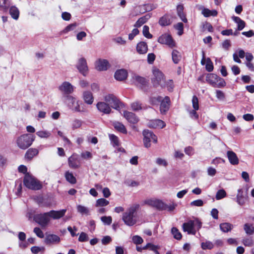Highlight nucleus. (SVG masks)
Returning a JSON list of instances; mask_svg holds the SVG:
<instances>
[{"instance_id": "nucleus-1", "label": "nucleus", "mask_w": 254, "mask_h": 254, "mask_svg": "<svg viewBox=\"0 0 254 254\" xmlns=\"http://www.w3.org/2000/svg\"><path fill=\"white\" fill-rule=\"evenodd\" d=\"M106 102H99L96 104L98 111L104 114H109L111 112V107L116 110H119L122 107V102L114 94H109L104 97Z\"/></svg>"}, {"instance_id": "nucleus-2", "label": "nucleus", "mask_w": 254, "mask_h": 254, "mask_svg": "<svg viewBox=\"0 0 254 254\" xmlns=\"http://www.w3.org/2000/svg\"><path fill=\"white\" fill-rule=\"evenodd\" d=\"M35 138V137L33 134H24L17 138L16 144L19 148L25 150L32 144Z\"/></svg>"}, {"instance_id": "nucleus-3", "label": "nucleus", "mask_w": 254, "mask_h": 254, "mask_svg": "<svg viewBox=\"0 0 254 254\" xmlns=\"http://www.w3.org/2000/svg\"><path fill=\"white\" fill-rule=\"evenodd\" d=\"M24 185L32 190H40L42 188L40 182L29 173H26L23 178Z\"/></svg>"}, {"instance_id": "nucleus-4", "label": "nucleus", "mask_w": 254, "mask_h": 254, "mask_svg": "<svg viewBox=\"0 0 254 254\" xmlns=\"http://www.w3.org/2000/svg\"><path fill=\"white\" fill-rule=\"evenodd\" d=\"M206 82L214 88L224 87L226 83L225 80L214 73H208L206 76Z\"/></svg>"}, {"instance_id": "nucleus-5", "label": "nucleus", "mask_w": 254, "mask_h": 254, "mask_svg": "<svg viewBox=\"0 0 254 254\" xmlns=\"http://www.w3.org/2000/svg\"><path fill=\"white\" fill-rule=\"evenodd\" d=\"M139 207V204H135L128 209V212L123 214V220L126 225L131 226L135 224L136 221L133 218V215Z\"/></svg>"}, {"instance_id": "nucleus-6", "label": "nucleus", "mask_w": 254, "mask_h": 254, "mask_svg": "<svg viewBox=\"0 0 254 254\" xmlns=\"http://www.w3.org/2000/svg\"><path fill=\"white\" fill-rule=\"evenodd\" d=\"M165 80L163 73L158 68L153 70V77L151 78V82L154 87L160 86L162 88L165 87V84L163 83Z\"/></svg>"}, {"instance_id": "nucleus-7", "label": "nucleus", "mask_w": 254, "mask_h": 254, "mask_svg": "<svg viewBox=\"0 0 254 254\" xmlns=\"http://www.w3.org/2000/svg\"><path fill=\"white\" fill-rule=\"evenodd\" d=\"M143 135V144L145 147L148 148L151 146L150 142L152 140L154 143H157L158 138L157 136L151 131L148 129H145L142 132Z\"/></svg>"}, {"instance_id": "nucleus-8", "label": "nucleus", "mask_w": 254, "mask_h": 254, "mask_svg": "<svg viewBox=\"0 0 254 254\" xmlns=\"http://www.w3.org/2000/svg\"><path fill=\"white\" fill-rule=\"evenodd\" d=\"M33 220L42 227H46L50 221L49 212L35 214Z\"/></svg>"}, {"instance_id": "nucleus-9", "label": "nucleus", "mask_w": 254, "mask_h": 254, "mask_svg": "<svg viewBox=\"0 0 254 254\" xmlns=\"http://www.w3.org/2000/svg\"><path fill=\"white\" fill-rule=\"evenodd\" d=\"M157 41L161 44L167 45L170 48H173L176 46V42L169 34L165 33L158 38Z\"/></svg>"}, {"instance_id": "nucleus-10", "label": "nucleus", "mask_w": 254, "mask_h": 254, "mask_svg": "<svg viewBox=\"0 0 254 254\" xmlns=\"http://www.w3.org/2000/svg\"><path fill=\"white\" fill-rule=\"evenodd\" d=\"M59 90L63 92L64 94L67 95V97L71 98L72 102H74L75 98L72 96H68L70 94L73 92V88L72 85L68 82L64 81L62 84L59 86Z\"/></svg>"}, {"instance_id": "nucleus-11", "label": "nucleus", "mask_w": 254, "mask_h": 254, "mask_svg": "<svg viewBox=\"0 0 254 254\" xmlns=\"http://www.w3.org/2000/svg\"><path fill=\"white\" fill-rule=\"evenodd\" d=\"M76 67L79 72L83 76H85L87 74L88 72V67L86 60L85 58H81L78 60Z\"/></svg>"}, {"instance_id": "nucleus-12", "label": "nucleus", "mask_w": 254, "mask_h": 254, "mask_svg": "<svg viewBox=\"0 0 254 254\" xmlns=\"http://www.w3.org/2000/svg\"><path fill=\"white\" fill-rule=\"evenodd\" d=\"M160 106V111L161 114L165 115L168 111L171 105V101L169 96H165L164 99H162Z\"/></svg>"}, {"instance_id": "nucleus-13", "label": "nucleus", "mask_w": 254, "mask_h": 254, "mask_svg": "<svg viewBox=\"0 0 254 254\" xmlns=\"http://www.w3.org/2000/svg\"><path fill=\"white\" fill-rule=\"evenodd\" d=\"M183 229L184 232H187L188 234L195 235L196 230L194 228V224L192 220H189L183 224Z\"/></svg>"}, {"instance_id": "nucleus-14", "label": "nucleus", "mask_w": 254, "mask_h": 254, "mask_svg": "<svg viewBox=\"0 0 254 254\" xmlns=\"http://www.w3.org/2000/svg\"><path fill=\"white\" fill-rule=\"evenodd\" d=\"M95 68L98 71H105L110 66V64L107 60L99 59L95 64Z\"/></svg>"}, {"instance_id": "nucleus-15", "label": "nucleus", "mask_w": 254, "mask_h": 254, "mask_svg": "<svg viewBox=\"0 0 254 254\" xmlns=\"http://www.w3.org/2000/svg\"><path fill=\"white\" fill-rule=\"evenodd\" d=\"M68 165L70 168L76 169L80 166V161L77 155L73 154L68 158Z\"/></svg>"}, {"instance_id": "nucleus-16", "label": "nucleus", "mask_w": 254, "mask_h": 254, "mask_svg": "<svg viewBox=\"0 0 254 254\" xmlns=\"http://www.w3.org/2000/svg\"><path fill=\"white\" fill-rule=\"evenodd\" d=\"M124 117L128 123L132 124H136L139 121V118L134 113L127 111L124 112Z\"/></svg>"}, {"instance_id": "nucleus-17", "label": "nucleus", "mask_w": 254, "mask_h": 254, "mask_svg": "<svg viewBox=\"0 0 254 254\" xmlns=\"http://www.w3.org/2000/svg\"><path fill=\"white\" fill-rule=\"evenodd\" d=\"M172 23L171 16L169 14H165L161 17L158 21L159 24L162 27L170 25Z\"/></svg>"}, {"instance_id": "nucleus-18", "label": "nucleus", "mask_w": 254, "mask_h": 254, "mask_svg": "<svg viewBox=\"0 0 254 254\" xmlns=\"http://www.w3.org/2000/svg\"><path fill=\"white\" fill-rule=\"evenodd\" d=\"M61 241L60 238L57 235L55 234H49L46 236L45 242L47 245H50L51 244H58Z\"/></svg>"}, {"instance_id": "nucleus-19", "label": "nucleus", "mask_w": 254, "mask_h": 254, "mask_svg": "<svg viewBox=\"0 0 254 254\" xmlns=\"http://www.w3.org/2000/svg\"><path fill=\"white\" fill-rule=\"evenodd\" d=\"M66 211V209H62L59 211L51 210L49 212L50 217L54 219H59L62 218Z\"/></svg>"}, {"instance_id": "nucleus-20", "label": "nucleus", "mask_w": 254, "mask_h": 254, "mask_svg": "<svg viewBox=\"0 0 254 254\" xmlns=\"http://www.w3.org/2000/svg\"><path fill=\"white\" fill-rule=\"evenodd\" d=\"M128 73L127 71L124 69L117 70L114 75L115 79L119 81H123L127 77Z\"/></svg>"}, {"instance_id": "nucleus-21", "label": "nucleus", "mask_w": 254, "mask_h": 254, "mask_svg": "<svg viewBox=\"0 0 254 254\" xmlns=\"http://www.w3.org/2000/svg\"><path fill=\"white\" fill-rule=\"evenodd\" d=\"M39 154V150L35 148H29L25 154V159L31 161L36 156Z\"/></svg>"}, {"instance_id": "nucleus-22", "label": "nucleus", "mask_w": 254, "mask_h": 254, "mask_svg": "<svg viewBox=\"0 0 254 254\" xmlns=\"http://www.w3.org/2000/svg\"><path fill=\"white\" fill-rule=\"evenodd\" d=\"M227 156L229 162L233 165H238L239 163L238 157L237 154L233 151H228Z\"/></svg>"}, {"instance_id": "nucleus-23", "label": "nucleus", "mask_w": 254, "mask_h": 254, "mask_svg": "<svg viewBox=\"0 0 254 254\" xmlns=\"http://www.w3.org/2000/svg\"><path fill=\"white\" fill-rule=\"evenodd\" d=\"M136 51L139 54H146L148 51L147 43L143 41L139 42L136 45Z\"/></svg>"}, {"instance_id": "nucleus-24", "label": "nucleus", "mask_w": 254, "mask_h": 254, "mask_svg": "<svg viewBox=\"0 0 254 254\" xmlns=\"http://www.w3.org/2000/svg\"><path fill=\"white\" fill-rule=\"evenodd\" d=\"M83 99L85 103L88 105H91L94 101L92 93L88 91H84L83 93Z\"/></svg>"}, {"instance_id": "nucleus-25", "label": "nucleus", "mask_w": 254, "mask_h": 254, "mask_svg": "<svg viewBox=\"0 0 254 254\" xmlns=\"http://www.w3.org/2000/svg\"><path fill=\"white\" fill-rule=\"evenodd\" d=\"M113 126L115 129L118 131L124 134H127V130L123 124L119 122L113 123Z\"/></svg>"}, {"instance_id": "nucleus-26", "label": "nucleus", "mask_w": 254, "mask_h": 254, "mask_svg": "<svg viewBox=\"0 0 254 254\" xmlns=\"http://www.w3.org/2000/svg\"><path fill=\"white\" fill-rule=\"evenodd\" d=\"M151 15L152 14L151 13H147L144 16L140 17L135 22L134 26L139 27L142 26L143 24L145 23L150 18Z\"/></svg>"}, {"instance_id": "nucleus-27", "label": "nucleus", "mask_w": 254, "mask_h": 254, "mask_svg": "<svg viewBox=\"0 0 254 254\" xmlns=\"http://www.w3.org/2000/svg\"><path fill=\"white\" fill-rule=\"evenodd\" d=\"M182 56L180 52L177 50H173L172 52V59L173 63L175 64H178Z\"/></svg>"}, {"instance_id": "nucleus-28", "label": "nucleus", "mask_w": 254, "mask_h": 254, "mask_svg": "<svg viewBox=\"0 0 254 254\" xmlns=\"http://www.w3.org/2000/svg\"><path fill=\"white\" fill-rule=\"evenodd\" d=\"M219 227L220 230L224 233L228 232L233 228V225L228 222L221 223Z\"/></svg>"}, {"instance_id": "nucleus-29", "label": "nucleus", "mask_w": 254, "mask_h": 254, "mask_svg": "<svg viewBox=\"0 0 254 254\" xmlns=\"http://www.w3.org/2000/svg\"><path fill=\"white\" fill-rule=\"evenodd\" d=\"M166 125L164 121L158 119L152 121L150 126L153 128L160 127L163 128Z\"/></svg>"}, {"instance_id": "nucleus-30", "label": "nucleus", "mask_w": 254, "mask_h": 254, "mask_svg": "<svg viewBox=\"0 0 254 254\" xmlns=\"http://www.w3.org/2000/svg\"><path fill=\"white\" fill-rule=\"evenodd\" d=\"M233 19L236 23H237V24H238L237 29L238 30L241 31L245 28V27L246 26V23L244 20L241 19L239 17L233 16Z\"/></svg>"}, {"instance_id": "nucleus-31", "label": "nucleus", "mask_w": 254, "mask_h": 254, "mask_svg": "<svg viewBox=\"0 0 254 254\" xmlns=\"http://www.w3.org/2000/svg\"><path fill=\"white\" fill-rule=\"evenodd\" d=\"M202 14L205 17H208L210 16H216L218 14V12L216 10H210L208 8H204L202 10Z\"/></svg>"}, {"instance_id": "nucleus-32", "label": "nucleus", "mask_w": 254, "mask_h": 254, "mask_svg": "<svg viewBox=\"0 0 254 254\" xmlns=\"http://www.w3.org/2000/svg\"><path fill=\"white\" fill-rule=\"evenodd\" d=\"M243 190L242 189L238 190L237 195V202L241 205H243L245 203L246 198L243 196Z\"/></svg>"}, {"instance_id": "nucleus-33", "label": "nucleus", "mask_w": 254, "mask_h": 254, "mask_svg": "<svg viewBox=\"0 0 254 254\" xmlns=\"http://www.w3.org/2000/svg\"><path fill=\"white\" fill-rule=\"evenodd\" d=\"M9 14L14 19L17 20L19 18V11L15 6H12L9 8Z\"/></svg>"}, {"instance_id": "nucleus-34", "label": "nucleus", "mask_w": 254, "mask_h": 254, "mask_svg": "<svg viewBox=\"0 0 254 254\" xmlns=\"http://www.w3.org/2000/svg\"><path fill=\"white\" fill-rule=\"evenodd\" d=\"M65 178L66 180L71 184H75L76 183V179L72 173L66 171L65 173Z\"/></svg>"}, {"instance_id": "nucleus-35", "label": "nucleus", "mask_w": 254, "mask_h": 254, "mask_svg": "<svg viewBox=\"0 0 254 254\" xmlns=\"http://www.w3.org/2000/svg\"><path fill=\"white\" fill-rule=\"evenodd\" d=\"M244 229L248 235H253L254 233V226L253 224L246 223L244 226Z\"/></svg>"}, {"instance_id": "nucleus-36", "label": "nucleus", "mask_w": 254, "mask_h": 254, "mask_svg": "<svg viewBox=\"0 0 254 254\" xmlns=\"http://www.w3.org/2000/svg\"><path fill=\"white\" fill-rule=\"evenodd\" d=\"M154 207L159 210H166V204L160 200H155Z\"/></svg>"}, {"instance_id": "nucleus-37", "label": "nucleus", "mask_w": 254, "mask_h": 254, "mask_svg": "<svg viewBox=\"0 0 254 254\" xmlns=\"http://www.w3.org/2000/svg\"><path fill=\"white\" fill-rule=\"evenodd\" d=\"M74 110L78 112H85L86 111L84 105L79 101L76 102V105L74 107Z\"/></svg>"}, {"instance_id": "nucleus-38", "label": "nucleus", "mask_w": 254, "mask_h": 254, "mask_svg": "<svg viewBox=\"0 0 254 254\" xmlns=\"http://www.w3.org/2000/svg\"><path fill=\"white\" fill-rule=\"evenodd\" d=\"M161 96H157V97H150L149 98V103L152 105H158L162 100Z\"/></svg>"}, {"instance_id": "nucleus-39", "label": "nucleus", "mask_w": 254, "mask_h": 254, "mask_svg": "<svg viewBox=\"0 0 254 254\" xmlns=\"http://www.w3.org/2000/svg\"><path fill=\"white\" fill-rule=\"evenodd\" d=\"M109 204V201L108 200H107L105 198H101L97 200L95 205L96 207H103L107 206Z\"/></svg>"}, {"instance_id": "nucleus-40", "label": "nucleus", "mask_w": 254, "mask_h": 254, "mask_svg": "<svg viewBox=\"0 0 254 254\" xmlns=\"http://www.w3.org/2000/svg\"><path fill=\"white\" fill-rule=\"evenodd\" d=\"M10 6L8 0H0V8L4 11H7Z\"/></svg>"}, {"instance_id": "nucleus-41", "label": "nucleus", "mask_w": 254, "mask_h": 254, "mask_svg": "<svg viewBox=\"0 0 254 254\" xmlns=\"http://www.w3.org/2000/svg\"><path fill=\"white\" fill-rule=\"evenodd\" d=\"M171 232L175 239L178 240H180L182 239V235L177 228L173 227L171 229Z\"/></svg>"}, {"instance_id": "nucleus-42", "label": "nucleus", "mask_w": 254, "mask_h": 254, "mask_svg": "<svg viewBox=\"0 0 254 254\" xmlns=\"http://www.w3.org/2000/svg\"><path fill=\"white\" fill-rule=\"evenodd\" d=\"M201 247L203 250H211L214 247L213 244L210 241H206L201 244Z\"/></svg>"}, {"instance_id": "nucleus-43", "label": "nucleus", "mask_w": 254, "mask_h": 254, "mask_svg": "<svg viewBox=\"0 0 254 254\" xmlns=\"http://www.w3.org/2000/svg\"><path fill=\"white\" fill-rule=\"evenodd\" d=\"M242 243L246 247H252L254 244V240L252 237L243 239Z\"/></svg>"}, {"instance_id": "nucleus-44", "label": "nucleus", "mask_w": 254, "mask_h": 254, "mask_svg": "<svg viewBox=\"0 0 254 254\" xmlns=\"http://www.w3.org/2000/svg\"><path fill=\"white\" fill-rule=\"evenodd\" d=\"M131 108L134 111L142 110V104L139 101H135L131 103Z\"/></svg>"}, {"instance_id": "nucleus-45", "label": "nucleus", "mask_w": 254, "mask_h": 254, "mask_svg": "<svg viewBox=\"0 0 254 254\" xmlns=\"http://www.w3.org/2000/svg\"><path fill=\"white\" fill-rule=\"evenodd\" d=\"M174 28L178 31V34L180 36L182 35L184 33V24L182 22H179L177 24L174 25Z\"/></svg>"}, {"instance_id": "nucleus-46", "label": "nucleus", "mask_w": 254, "mask_h": 254, "mask_svg": "<svg viewBox=\"0 0 254 254\" xmlns=\"http://www.w3.org/2000/svg\"><path fill=\"white\" fill-rule=\"evenodd\" d=\"M135 80L142 86H146L148 83V80L144 77L136 76L135 77Z\"/></svg>"}, {"instance_id": "nucleus-47", "label": "nucleus", "mask_w": 254, "mask_h": 254, "mask_svg": "<svg viewBox=\"0 0 254 254\" xmlns=\"http://www.w3.org/2000/svg\"><path fill=\"white\" fill-rule=\"evenodd\" d=\"M143 35L144 37L147 38L151 39L152 38L153 36L149 32V28L147 25H144L143 27L142 30Z\"/></svg>"}, {"instance_id": "nucleus-48", "label": "nucleus", "mask_w": 254, "mask_h": 254, "mask_svg": "<svg viewBox=\"0 0 254 254\" xmlns=\"http://www.w3.org/2000/svg\"><path fill=\"white\" fill-rule=\"evenodd\" d=\"M163 83L165 84V87H167V90L169 92H172L173 91L174 87V82L173 80L170 79L166 82L164 81Z\"/></svg>"}, {"instance_id": "nucleus-49", "label": "nucleus", "mask_w": 254, "mask_h": 254, "mask_svg": "<svg viewBox=\"0 0 254 254\" xmlns=\"http://www.w3.org/2000/svg\"><path fill=\"white\" fill-rule=\"evenodd\" d=\"M226 196V192L225 190L223 189L219 190L216 193V199L217 200H220L221 199L223 198Z\"/></svg>"}, {"instance_id": "nucleus-50", "label": "nucleus", "mask_w": 254, "mask_h": 254, "mask_svg": "<svg viewBox=\"0 0 254 254\" xmlns=\"http://www.w3.org/2000/svg\"><path fill=\"white\" fill-rule=\"evenodd\" d=\"M205 68L206 70L208 72L212 71L214 68L213 63L209 58H208L206 60Z\"/></svg>"}, {"instance_id": "nucleus-51", "label": "nucleus", "mask_w": 254, "mask_h": 254, "mask_svg": "<svg viewBox=\"0 0 254 254\" xmlns=\"http://www.w3.org/2000/svg\"><path fill=\"white\" fill-rule=\"evenodd\" d=\"M109 137L114 146H119L120 145L119 138L116 135L114 134H110Z\"/></svg>"}, {"instance_id": "nucleus-52", "label": "nucleus", "mask_w": 254, "mask_h": 254, "mask_svg": "<svg viewBox=\"0 0 254 254\" xmlns=\"http://www.w3.org/2000/svg\"><path fill=\"white\" fill-rule=\"evenodd\" d=\"M77 25V24L75 22L69 24L62 31V32L64 33H66L70 31H72L76 28Z\"/></svg>"}, {"instance_id": "nucleus-53", "label": "nucleus", "mask_w": 254, "mask_h": 254, "mask_svg": "<svg viewBox=\"0 0 254 254\" xmlns=\"http://www.w3.org/2000/svg\"><path fill=\"white\" fill-rule=\"evenodd\" d=\"M77 209L78 212L81 214H85L86 215L89 214L88 209L84 206L79 205L77 207Z\"/></svg>"}, {"instance_id": "nucleus-54", "label": "nucleus", "mask_w": 254, "mask_h": 254, "mask_svg": "<svg viewBox=\"0 0 254 254\" xmlns=\"http://www.w3.org/2000/svg\"><path fill=\"white\" fill-rule=\"evenodd\" d=\"M36 134L41 138H48L51 135V133L48 131H38L36 132Z\"/></svg>"}, {"instance_id": "nucleus-55", "label": "nucleus", "mask_w": 254, "mask_h": 254, "mask_svg": "<svg viewBox=\"0 0 254 254\" xmlns=\"http://www.w3.org/2000/svg\"><path fill=\"white\" fill-rule=\"evenodd\" d=\"M192 107L195 110H198L199 109L198 99L196 96L194 95L192 99Z\"/></svg>"}, {"instance_id": "nucleus-56", "label": "nucleus", "mask_w": 254, "mask_h": 254, "mask_svg": "<svg viewBox=\"0 0 254 254\" xmlns=\"http://www.w3.org/2000/svg\"><path fill=\"white\" fill-rule=\"evenodd\" d=\"M82 125V121L78 120L75 119L73 121L72 123V128L73 129H77L79 128Z\"/></svg>"}, {"instance_id": "nucleus-57", "label": "nucleus", "mask_w": 254, "mask_h": 254, "mask_svg": "<svg viewBox=\"0 0 254 254\" xmlns=\"http://www.w3.org/2000/svg\"><path fill=\"white\" fill-rule=\"evenodd\" d=\"M101 221L105 224L107 225H110L112 222V218L111 216H102L101 218Z\"/></svg>"}, {"instance_id": "nucleus-58", "label": "nucleus", "mask_w": 254, "mask_h": 254, "mask_svg": "<svg viewBox=\"0 0 254 254\" xmlns=\"http://www.w3.org/2000/svg\"><path fill=\"white\" fill-rule=\"evenodd\" d=\"M202 28L203 29V31H205L206 29L210 32H212L213 31V26L209 22H205L203 23Z\"/></svg>"}, {"instance_id": "nucleus-59", "label": "nucleus", "mask_w": 254, "mask_h": 254, "mask_svg": "<svg viewBox=\"0 0 254 254\" xmlns=\"http://www.w3.org/2000/svg\"><path fill=\"white\" fill-rule=\"evenodd\" d=\"M88 240V237L85 232H81L78 238V241L81 242H87Z\"/></svg>"}, {"instance_id": "nucleus-60", "label": "nucleus", "mask_w": 254, "mask_h": 254, "mask_svg": "<svg viewBox=\"0 0 254 254\" xmlns=\"http://www.w3.org/2000/svg\"><path fill=\"white\" fill-rule=\"evenodd\" d=\"M132 240L133 242L136 245L141 244L143 242L142 238L137 235L133 236Z\"/></svg>"}, {"instance_id": "nucleus-61", "label": "nucleus", "mask_w": 254, "mask_h": 254, "mask_svg": "<svg viewBox=\"0 0 254 254\" xmlns=\"http://www.w3.org/2000/svg\"><path fill=\"white\" fill-rule=\"evenodd\" d=\"M34 232L40 238H43L44 237L43 231L39 227H35L34 229Z\"/></svg>"}, {"instance_id": "nucleus-62", "label": "nucleus", "mask_w": 254, "mask_h": 254, "mask_svg": "<svg viewBox=\"0 0 254 254\" xmlns=\"http://www.w3.org/2000/svg\"><path fill=\"white\" fill-rule=\"evenodd\" d=\"M193 221V223L194 224L195 229L196 231H199L202 227V222L198 218H195V220Z\"/></svg>"}, {"instance_id": "nucleus-63", "label": "nucleus", "mask_w": 254, "mask_h": 254, "mask_svg": "<svg viewBox=\"0 0 254 254\" xmlns=\"http://www.w3.org/2000/svg\"><path fill=\"white\" fill-rule=\"evenodd\" d=\"M139 31L138 29H137V28L133 29L132 30L131 33L129 34V35H128V39L130 40H132L135 36H136L137 35H138L139 34Z\"/></svg>"}, {"instance_id": "nucleus-64", "label": "nucleus", "mask_w": 254, "mask_h": 254, "mask_svg": "<svg viewBox=\"0 0 254 254\" xmlns=\"http://www.w3.org/2000/svg\"><path fill=\"white\" fill-rule=\"evenodd\" d=\"M101 241L103 245H107L112 241V238L109 236H106L102 238Z\"/></svg>"}]
</instances>
